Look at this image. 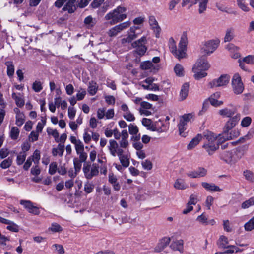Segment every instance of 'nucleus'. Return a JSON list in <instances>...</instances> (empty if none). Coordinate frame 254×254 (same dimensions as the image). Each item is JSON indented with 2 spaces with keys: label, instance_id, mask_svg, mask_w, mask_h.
I'll use <instances>...</instances> for the list:
<instances>
[{
  "label": "nucleus",
  "instance_id": "obj_1",
  "mask_svg": "<svg viewBox=\"0 0 254 254\" xmlns=\"http://www.w3.org/2000/svg\"><path fill=\"white\" fill-rule=\"evenodd\" d=\"M202 135V139L205 140L202 147L209 155H212L219 148V144L224 141L223 135H216L209 130L204 131Z\"/></svg>",
  "mask_w": 254,
  "mask_h": 254
},
{
  "label": "nucleus",
  "instance_id": "obj_2",
  "mask_svg": "<svg viewBox=\"0 0 254 254\" xmlns=\"http://www.w3.org/2000/svg\"><path fill=\"white\" fill-rule=\"evenodd\" d=\"M107 149L109 154L112 157H118L120 162L124 167L127 168L129 166L130 164V155L119 146L118 143L115 140H109L107 145Z\"/></svg>",
  "mask_w": 254,
  "mask_h": 254
},
{
  "label": "nucleus",
  "instance_id": "obj_3",
  "mask_svg": "<svg viewBox=\"0 0 254 254\" xmlns=\"http://www.w3.org/2000/svg\"><path fill=\"white\" fill-rule=\"evenodd\" d=\"M126 11L127 9L125 7L119 6L108 13L104 17L105 19L109 21L110 25H114L127 18Z\"/></svg>",
  "mask_w": 254,
  "mask_h": 254
},
{
  "label": "nucleus",
  "instance_id": "obj_4",
  "mask_svg": "<svg viewBox=\"0 0 254 254\" xmlns=\"http://www.w3.org/2000/svg\"><path fill=\"white\" fill-rule=\"evenodd\" d=\"M231 86L233 93L236 95H239L244 90V84L242 81L241 76L238 73H235L231 79Z\"/></svg>",
  "mask_w": 254,
  "mask_h": 254
},
{
  "label": "nucleus",
  "instance_id": "obj_5",
  "mask_svg": "<svg viewBox=\"0 0 254 254\" xmlns=\"http://www.w3.org/2000/svg\"><path fill=\"white\" fill-rule=\"evenodd\" d=\"M83 171L85 177L87 179H91L94 176L98 175L99 173V166L96 163H93L92 165L89 163L84 164Z\"/></svg>",
  "mask_w": 254,
  "mask_h": 254
},
{
  "label": "nucleus",
  "instance_id": "obj_6",
  "mask_svg": "<svg viewBox=\"0 0 254 254\" xmlns=\"http://www.w3.org/2000/svg\"><path fill=\"white\" fill-rule=\"evenodd\" d=\"M192 118L191 114H185L182 116L180 119L179 123L178 125L179 134L183 136L186 137L187 134L186 130L187 129V124Z\"/></svg>",
  "mask_w": 254,
  "mask_h": 254
},
{
  "label": "nucleus",
  "instance_id": "obj_7",
  "mask_svg": "<svg viewBox=\"0 0 254 254\" xmlns=\"http://www.w3.org/2000/svg\"><path fill=\"white\" fill-rule=\"evenodd\" d=\"M218 43L217 41L214 40L204 42L201 47V53L205 55L212 54L218 47Z\"/></svg>",
  "mask_w": 254,
  "mask_h": 254
},
{
  "label": "nucleus",
  "instance_id": "obj_8",
  "mask_svg": "<svg viewBox=\"0 0 254 254\" xmlns=\"http://www.w3.org/2000/svg\"><path fill=\"white\" fill-rule=\"evenodd\" d=\"M188 44V38L187 34L184 33L181 37L179 43V50L177 51L175 56L180 60L186 57V50L187 45Z\"/></svg>",
  "mask_w": 254,
  "mask_h": 254
},
{
  "label": "nucleus",
  "instance_id": "obj_9",
  "mask_svg": "<svg viewBox=\"0 0 254 254\" xmlns=\"http://www.w3.org/2000/svg\"><path fill=\"white\" fill-rule=\"evenodd\" d=\"M241 115L240 113H237L235 116L229 119L225 123L223 127V133L222 135H226L230 130L233 128L239 123Z\"/></svg>",
  "mask_w": 254,
  "mask_h": 254
},
{
  "label": "nucleus",
  "instance_id": "obj_10",
  "mask_svg": "<svg viewBox=\"0 0 254 254\" xmlns=\"http://www.w3.org/2000/svg\"><path fill=\"white\" fill-rule=\"evenodd\" d=\"M146 42V37L143 36L140 39L133 42L131 46L133 48H136V52L138 55L142 56L145 54L147 50L145 46Z\"/></svg>",
  "mask_w": 254,
  "mask_h": 254
},
{
  "label": "nucleus",
  "instance_id": "obj_11",
  "mask_svg": "<svg viewBox=\"0 0 254 254\" xmlns=\"http://www.w3.org/2000/svg\"><path fill=\"white\" fill-rule=\"evenodd\" d=\"M230 77L228 74H223L219 78L215 79L209 83L208 86L213 88L226 86L229 82Z\"/></svg>",
  "mask_w": 254,
  "mask_h": 254
},
{
  "label": "nucleus",
  "instance_id": "obj_12",
  "mask_svg": "<svg viewBox=\"0 0 254 254\" xmlns=\"http://www.w3.org/2000/svg\"><path fill=\"white\" fill-rule=\"evenodd\" d=\"M130 25V22L129 21H127L119 24L118 25L114 26L111 28L108 32V34L110 37H114L120 33L122 31L129 27Z\"/></svg>",
  "mask_w": 254,
  "mask_h": 254
},
{
  "label": "nucleus",
  "instance_id": "obj_13",
  "mask_svg": "<svg viewBox=\"0 0 254 254\" xmlns=\"http://www.w3.org/2000/svg\"><path fill=\"white\" fill-rule=\"evenodd\" d=\"M169 128V124L166 122L159 120L153 123V126L151 127V130L158 132H166Z\"/></svg>",
  "mask_w": 254,
  "mask_h": 254
},
{
  "label": "nucleus",
  "instance_id": "obj_14",
  "mask_svg": "<svg viewBox=\"0 0 254 254\" xmlns=\"http://www.w3.org/2000/svg\"><path fill=\"white\" fill-rule=\"evenodd\" d=\"M20 204L28 211V212L33 215H39L40 214L39 208L34 206L33 203L29 200H21Z\"/></svg>",
  "mask_w": 254,
  "mask_h": 254
},
{
  "label": "nucleus",
  "instance_id": "obj_15",
  "mask_svg": "<svg viewBox=\"0 0 254 254\" xmlns=\"http://www.w3.org/2000/svg\"><path fill=\"white\" fill-rule=\"evenodd\" d=\"M218 113L220 116L229 118H232L237 113H238L237 107L233 106L221 109L219 110Z\"/></svg>",
  "mask_w": 254,
  "mask_h": 254
},
{
  "label": "nucleus",
  "instance_id": "obj_16",
  "mask_svg": "<svg viewBox=\"0 0 254 254\" xmlns=\"http://www.w3.org/2000/svg\"><path fill=\"white\" fill-rule=\"evenodd\" d=\"M235 151L234 150L224 151L221 153V159L228 163H234L237 161L235 156Z\"/></svg>",
  "mask_w": 254,
  "mask_h": 254
},
{
  "label": "nucleus",
  "instance_id": "obj_17",
  "mask_svg": "<svg viewBox=\"0 0 254 254\" xmlns=\"http://www.w3.org/2000/svg\"><path fill=\"white\" fill-rule=\"evenodd\" d=\"M193 68L206 71L210 68V65L206 59L202 56L197 60V62L193 65Z\"/></svg>",
  "mask_w": 254,
  "mask_h": 254
},
{
  "label": "nucleus",
  "instance_id": "obj_18",
  "mask_svg": "<svg viewBox=\"0 0 254 254\" xmlns=\"http://www.w3.org/2000/svg\"><path fill=\"white\" fill-rule=\"evenodd\" d=\"M207 171L203 167H199L195 170L190 171L187 173V175L191 178H198L206 175Z\"/></svg>",
  "mask_w": 254,
  "mask_h": 254
},
{
  "label": "nucleus",
  "instance_id": "obj_19",
  "mask_svg": "<svg viewBox=\"0 0 254 254\" xmlns=\"http://www.w3.org/2000/svg\"><path fill=\"white\" fill-rule=\"evenodd\" d=\"M138 26H132L130 27L129 30L128 31V36L121 40L122 44L131 42L133 39L137 37V34L135 32L136 30L138 29Z\"/></svg>",
  "mask_w": 254,
  "mask_h": 254
},
{
  "label": "nucleus",
  "instance_id": "obj_20",
  "mask_svg": "<svg viewBox=\"0 0 254 254\" xmlns=\"http://www.w3.org/2000/svg\"><path fill=\"white\" fill-rule=\"evenodd\" d=\"M201 185L205 190L209 191L220 192L222 190V189L220 188L219 186L213 183L203 182L201 183Z\"/></svg>",
  "mask_w": 254,
  "mask_h": 254
},
{
  "label": "nucleus",
  "instance_id": "obj_21",
  "mask_svg": "<svg viewBox=\"0 0 254 254\" xmlns=\"http://www.w3.org/2000/svg\"><path fill=\"white\" fill-rule=\"evenodd\" d=\"M149 23L151 28L154 30V31L155 32L156 36L157 37H158L161 31V28L159 27L158 23L156 21L155 18L153 16H150L149 18Z\"/></svg>",
  "mask_w": 254,
  "mask_h": 254
},
{
  "label": "nucleus",
  "instance_id": "obj_22",
  "mask_svg": "<svg viewBox=\"0 0 254 254\" xmlns=\"http://www.w3.org/2000/svg\"><path fill=\"white\" fill-rule=\"evenodd\" d=\"M189 89V84L188 83H185L181 87V89L179 94L180 100L181 101L184 100L188 95Z\"/></svg>",
  "mask_w": 254,
  "mask_h": 254
},
{
  "label": "nucleus",
  "instance_id": "obj_23",
  "mask_svg": "<svg viewBox=\"0 0 254 254\" xmlns=\"http://www.w3.org/2000/svg\"><path fill=\"white\" fill-rule=\"evenodd\" d=\"M202 139V135L201 134H198L190 141L187 146L188 149L190 150L194 148Z\"/></svg>",
  "mask_w": 254,
  "mask_h": 254
},
{
  "label": "nucleus",
  "instance_id": "obj_24",
  "mask_svg": "<svg viewBox=\"0 0 254 254\" xmlns=\"http://www.w3.org/2000/svg\"><path fill=\"white\" fill-rule=\"evenodd\" d=\"M64 151V144L59 143L57 147L52 149V153L54 156L59 155L62 157L63 155Z\"/></svg>",
  "mask_w": 254,
  "mask_h": 254
},
{
  "label": "nucleus",
  "instance_id": "obj_25",
  "mask_svg": "<svg viewBox=\"0 0 254 254\" xmlns=\"http://www.w3.org/2000/svg\"><path fill=\"white\" fill-rule=\"evenodd\" d=\"M76 0H69L63 8L64 11H68L69 13H73L76 10L75 2Z\"/></svg>",
  "mask_w": 254,
  "mask_h": 254
},
{
  "label": "nucleus",
  "instance_id": "obj_26",
  "mask_svg": "<svg viewBox=\"0 0 254 254\" xmlns=\"http://www.w3.org/2000/svg\"><path fill=\"white\" fill-rule=\"evenodd\" d=\"M192 72L194 73V78L196 80H200L206 77L207 75L205 70L197 69L195 68H192Z\"/></svg>",
  "mask_w": 254,
  "mask_h": 254
},
{
  "label": "nucleus",
  "instance_id": "obj_27",
  "mask_svg": "<svg viewBox=\"0 0 254 254\" xmlns=\"http://www.w3.org/2000/svg\"><path fill=\"white\" fill-rule=\"evenodd\" d=\"M12 98L15 100L16 105L19 107H22L24 105V100L20 94L18 95L13 92L12 94Z\"/></svg>",
  "mask_w": 254,
  "mask_h": 254
},
{
  "label": "nucleus",
  "instance_id": "obj_28",
  "mask_svg": "<svg viewBox=\"0 0 254 254\" xmlns=\"http://www.w3.org/2000/svg\"><path fill=\"white\" fill-rule=\"evenodd\" d=\"M235 37V30L233 28H230L227 29L226 34L224 38L225 42L231 41Z\"/></svg>",
  "mask_w": 254,
  "mask_h": 254
},
{
  "label": "nucleus",
  "instance_id": "obj_29",
  "mask_svg": "<svg viewBox=\"0 0 254 254\" xmlns=\"http://www.w3.org/2000/svg\"><path fill=\"white\" fill-rule=\"evenodd\" d=\"M170 247L174 250L182 252L183 250V241L182 240H179L174 241L171 244Z\"/></svg>",
  "mask_w": 254,
  "mask_h": 254
},
{
  "label": "nucleus",
  "instance_id": "obj_30",
  "mask_svg": "<svg viewBox=\"0 0 254 254\" xmlns=\"http://www.w3.org/2000/svg\"><path fill=\"white\" fill-rule=\"evenodd\" d=\"M96 19L93 18L91 15L86 17L84 20V23L88 29L92 28L96 24Z\"/></svg>",
  "mask_w": 254,
  "mask_h": 254
},
{
  "label": "nucleus",
  "instance_id": "obj_31",
  "mask_svg": "<svg viewBox=\"0 0 254 254\" xmlns=\"http://www.w3.org/2000/svg\"><path fill=\"white\" fill-rule=\"evenodd\" d=\"M174 187L178 190H184L188 188V186L185 183L184 180L181 179H177L175 181Z\"/></svg>",
  "mask_w": 254,
  "mask_h": 254
},
{
  "label": "nucleus",
  "instance_id": "obj_32",
  "mask_svg": "<svg viewBox=\"0 0 254 254\" xmlns=\"http://www.w3.org/2000/svg\"><path fill=\"white\" fill-rule=\"evenodd\" d=\"M171 241L170 238L165 237L161 239L158 243V247L159 250H156L157 251H160L164 249L167 245H169Z\"/></svg>",
  "mask_w": 254,
  "mask_h": 254
},
{
  "label": "nucleus",
  "instance_id": "obj_33",
  "mask_svg": "<svg viewBox=\"0 0 254 254\" xmlns=\"http://www.w3.org/2000/svg\"><path fill=\"white\" fill-rule=\"evenodd\" d=\"M7 66V74L8 76L11 77L14 73V66L11 61H7L5 63Z\"/></svg>",
  "mask_w": 254,
  "mask_h": 254
},
{
  "label": "nucleus",
  "instance_id": "obj_34",
  "mask_svg": "<svg viewBox=\"0 0 254 254\" xmlns=\"http://www.w3.org/2000/svg\"><path fill=\"white\" fill-rule=\"evenodd\" d=\"M229 243V241L226 237L224 236H221L219 238L218 245L219 247L222 248H229V246L227 245Z\"/></svg>",
  "mask_w": 254,
  "mask_h": 254
},
{
  "label": "nucleus",
  "instance_id": "obj_35",
  "mask_svg": "<svg viewBox=\"0 0 254 254\" xmlns=\"http://www.w3.org/2000/svg\"><path fill=\"white\" fill-rule=\"evenodd\" d=\"M25 121V116L22 112H17L16 116V124L18 126H21Z\"/></svg>",
  "mask_w": 254,
  "mask_h": 254
},
{
  "label": "nucleus",
  "instance_id": "obj_36",
  "mask_svg": "<svg viewBox=\"0 0 254 254\" xmlns=\"http://www.w3.org/2000/svg\"><path fill=\"white\" fill-rule=\"evenodd\" d=\"M98 90V86L96 83L92 81L89 83V85L88 88V91L91 95H95Z\"/></svg>",
  "mask_w": 254,
  "mask_h": 254
},
{
  "label": "nucleus",
  "instance_id": "obj_37",
  "mask_svg": "<svg viewBox=\"0 0 254 254\" xmlns=\"http://www.w3.org/2000/svg\"><path fill=\"white\" fill-rule=\"evenodd\" d=\"M227 134V136L225 137H224V136L223 135L224 141H225L227 140L232 139L233 138L238 137L240 134V132L238 129H234L233 130H232L230 132L229 135H228V134Z\"/></svg>",
  "mask_w": 254,
  "mask_h": 254
},
{
  "label": "nucleus",
  "instance_id": "obj_38",
  "mask_svg": "<svg viewBox=\"0 0 254 254\" xmlns=\"http://www.w3.org/2000/svg\"><path fill=\"white\" fill-rule=\"evenodd\" d=\"M27 153L19 152L17 155L16 162L17 165H22L25 161Z\"/></svg>",
  "mask_w": 254,
  "mask_h": 254
},
{
  "label": "nucleus",
  "instance_id": "obj_39",
  "mask_svg": "<svg viewBox=\"0 0 254 254\" xmlns=\"http://www.w3.org/2000/svg\"><path fill=\"white\" fill-rule=\"evenodd\" d=\"M253 205H254V197H252L242 203L241 208L244 209H247Z\"/></svg>",
  "mask_w": 254,
  "mask_h": 254
},
{
  "label": "nucleus",
  "instance_id": "obj_40",
  "mask_svg": "<svg viewBox=\"0 0 254 254\" xmlns=\"http://www.w3.org/2000/svg\"><path fill=\"white\" fill-rule=\"evenodd\" d=\"M243 175L245 178L250 182L254 181V173L249 170H245L243 171Z\"/></svg>",
  "mask_w": 254,
  "mask_h": 254
},
{
  "label": "nucleus",
  "instance_id": "obj_41",
  "mask_svg": "<svg viewBox=\"0 0 254 254\" xmlns=\"http://www.w3.org/2000/svg\"><path fill=\"white\" fill-rule=\"evenodd\" d=\"M174 70L176 74L178 76H183L184 75V69L180 64H177L174 67Z\"/></svg>",
  "mask_w": 254,
  "mask_h": 254
},
{
  "label": "nucleus",
  "instance_id": "obj_42",
  "mask_svg": "<svg viewBox=\"0 0 254 254\" xmlns=\"http://www.w3.org/2000/svg\"><path fill=\"white\" fill-rule=\"evenodd\" d=\"M19 130L16 127H12L10 132V136L12 139L16 140L17 139L19 134Z\"/></svg>",
  "mask_w": 254,
  "mask_h": 254
},
{
  "label": "nucleus",
  "instance_id": "obj_43",
  "mask_svg": "<svg viewBox=\"0 0 254 254\" xmlns=\"http://www.w3.org/2000/svg\"><path fill=\"white\" fill-rule=\"evenodd\" d=\"M244 228L247 231L254 229V216L244 225Z\"/></svg>",
  "mask_w": 254,
  "mask_h": 254
},
{
  "label": "nucleus",
  "instance_id": "obj_44",
  "mask_svg": "<svg viewBox=\"0 0 254 254\" xmlns=\"http://www.w3.org/2000/svg\"><path fill=\"white\" fill-rule=\"evenodd\" d=\"M32 89L35 92H40L43 89L42 83L38 80L35 81L32 84Z\"/></svg>",
  "mask_w": 254,
  "mask_h": 254
},
{
  "label": "nucleus",
  "instance_id": "obj_45",
  "mask_svg": "<svg viewBox=\"0 0 254 254\" xmlns=\"http://www.w3.org/2000/svg\"><path fill=\"white\" fill-rule=\"evenodd\" d=\"M12 163V159L10 157H8L7 159L4 160L0 164V166L2 169H6L9 168Z\"/></svg>",
  "mask_w": 254,
  "mask_h": 254
},
{
  "label": "nucleus",
  "instance_id": "obj_46",
  "mask_svg": "<svg viewBox=\"0 0 254 254\" xmlns=\"http://www.w3.org/2000/svg\"><path fill=\"white\" fill-rule=\"evenodd\" d=\"M140 139V135H139L138 136H136L135 137V141L133 143V147L137 151L141 150L143 148V144L141 142L139 141V140Z\"/></svg>",
  "mask_w": 254,
  "mask_h": 254
},
{
  "label": "nucleus",
  "instance_id": "obj_47",
  "mask_svg": "<svg viewBox=\"0 0 254 254\" xmlns=\"http://www.w3.org/2000/svg\"><path fill=\"white\" fill-rule=\"evenodd\" d=\"M252 123V119L250 117H244L241 121V125L244 127H249Z\"/></svg>",
  "mask_w": 254,
  "mask_h": 254
},
{
  "label": "nucleus",
  "instance_id": "obj_48",
  "mask_svg": "<svg viewBox=\"0 0 254 254\" xmlns=\"http://www.w3.org/2000/svg\"><path fill=\"white\" fill-rule=\"evenodd\" d=\"M7 229L12 232H17L19 231V226L12 221L10 220V223L7 224Z\"/></svg>",
  "mask_w": 254,
  "mask_h": 254
},
{
  "label": "nucleus",
  "instance_id": "obj_49",
  "mask_svg": "<svg viewBox=\"0 0 254 254\" xmlns=\"http://www.w3.org/2000/svg\"><path fill=\"white\" fill-rule=\"evenodd\" d=\"M40 152L39 150L36 149L33 153L32 159L34 162L35 164H38L40 159Z\"/></svg>",
  "mask_w": 254,
  "mask_h": 254
},
{
  "label": "nucleus",
  "instance_id": "obj_50",
  "mask_svg": "<svg viewBox=\"0 0 254 254\" xmlns=\"http://www.w3.org/2000/svg\"><path fill=\"white\" fill-rule=\"evenodd\" d=\"M58 171L57 164L55 162H52L49 165L48 172L51 175H54Z\"/></svg>",
  "mask_w": 254,
  "mask_h": 254
},
{
  "label": "nucleus",
  "instance_id": "obj_51",
  "mask_svg": "<svg viewBox=\"0 0 254 254\" xmlns=\"http://www.w3.org/2000/svg\"><path fill=\"white\" fill-rule=\"evenodd\" d=\"M140 66L143 70L150 69L152 67L153 64L150 61H147L141 63Z\"/></svg>",
  "mask_w": 254,
  "mask_h": 254
},
{
  "label": "nucleus",
  "instance_id": "obj_52",
  "mask_svg": "<svg viewBox=\"0 0 254 254\" xmlns=\"http://www.w3.org/2000/svg\"><path fill=\"white\" fill-rule=\"evenodd\" d=\"M82 161L80 160H78L77 158H75L73 159V164L74 169L76 172H79L82 166Z\"/></svg>",
  "mask_w": 254,
  "mask_h": 254
},
{
  "label": "nucleus",
  "instance_id": "obj_53",
  "mask_svg": "<svg viewBox=\"0 0 254 254\" xmlns=\"http://www.w3.org/2000/svg\"><path fill=\"white\" fill-rule=\"evenodd\" d=\"M49 229L53 232H60L63 230L62 227L56 223H52Z\"/></svg>",
  "mask_w": 254,
  "mask_h": 254
},
{
  "label": "nucleus",
  "instance_id": "obj_54",
  "mask_svg": "<svg viewBox=\"0 0 254 254\" xmlns=\"http://www.w3.org/2000/svg\"><path fill=\"white\" fill-rule=\"evenodd\" d=\"M242 62L249 64H254V55H248L242 59Z\"/></svg>",
  "mask_w": 254,
  "mask_h": 254
},
{
  "label": "nucleus",
  "instance_id": "obj_55",
  "mask_svg": "<svg viewBox=\"0 0 254 254\" xmlns=\"http://www.w3.org/2000/svg\"><path fill=\"white\" fill-rule=\"evenodd\" d=\"M41 171V169L38 164H35V166L31 168L30 173L32 175L38 176L40 174Z\"/></svg>",
  "mask_w": 254,
  "mask_h": 254
},
{
  "label": "nucleus",
  "instance_id": "obj_56",
  "mask_svg": "<svg viewBox=\"0 0 254 254\" xmlns=\"http://www.w3.org/2000/svg\"><path fill=\"white\" fill-rule=\"evenodd\" d=\"M124 118L127 121H133L135 120L134 115L130 112L128 111L127 112L124 113Z\"/></svg>",
  "mask_w": 254,
  "mask_h": 254
},
{
  "label": "nucleus",
  "instance_id": "obj_57",
  "mask_svg": "<svg viewBox=\"0 0 254 254\" xmlns=\"http://www.w3.org/2000/svg\"><path fill=\"white\" fill-rule=\"evenodd\" d=\"M169 48L170 51L172 54H173L174 55L176 53L177 50V47L175 45V43L174 42V41L172 38L170 39L169 41Z\"/></svg>",
  "mask_w": 254,
  "mask_h": 254
},
{
  "label": "nucleus",
  "instance_id": "obj_58",
  "mask_svg": "<svg viewBox=\"0 0 254 254\" xmlns=\"http://www.w3.org/2000/svg\"><path fill=\"white\" fill-rule=\"evenodd\" d=\"M207 217L203 213L197 217L196 220L202 224L207 225Z\"/></svg>",
  "mask_w": 254,
  "mask_h": 254
},
{
  "label": "nucleus",
  "instance_id": "obj_59",
  "mask_svg": "<svg viewBox=\"0 0 254 254\" xmlns=\"http://www.w3.org/2000/svg\"><path fill=\"white\" fill-rule=\"evenodd\" d=\"M142 124L143 126L146 127L148 129L151 130V127L153 126L152 121L147 118H143L142 120Z\"/></svg>",
  "mask_w": 254,
  "mask_h": 254
},
{
  "label": "nucleus",
  "instance_id": "obj_60",
  "mask_svg": "<svg viewBox=\"0 0 254 254\" xmlns=\"http://www.w3.org/2000/svg\"><path fill=\"white\" fill-rule=\"evenodd\" d=\"M106 108L105 107L99 108L97 110V116L99 119H102L105 117Z\"/></svg>",
  "mask_w": 254,
  "mask_h": 254
},
{
  "label": "nucleus",
  "instance_id": "obj_61",
  "mask_svg": "<svg viewBox=\"0 0 254 254\" xmlns=\"http://www.w3.org/2000/svg\"><path fill=\"white\" fill-rule=\"evenodd\" d=\"M129 132L131 134H136L138 132V129L136 125L130 124L128 126Z\"/></svg>",
  "mask_w": 254,
  "mask_h": 254
},
{
  "label": "nucleus",
  "instance_id": "obj_62",
  "mask_svg": "<svg viewBox=\"0 0 254 254\" xmlns=\"http://www.w3.org/2000/svg\"><path fill=\"white\" fill-rule=\"evenodd\" d=\"M209 101L210 104L214 107L220 106L223 104V101H219L216 99H214L212 98H209Z\"/></svg>",
  "mask_w": 254,
  "mask_h": 254
},
{
  "label": "nucleus",
  "instance_id": "obj_63",
  "mask_svg": "<svg viewBox=\"0 0 254 254\" xmlns=\"http://www.w3.org/2000/svg\"><path fill=\"white\" fill-rule=\"evenodd\" d=\"M75 149L76 153L80 151H84V144L80 140L75 144Z\"/></svg>",
  "mask_w": 254,
  "mask_h": 254
},
{
  "label": "nucleus",
  "instance_id": "obj_64",
  "mask_svg": "<svg viewBox=\"0 0 254 254\" xmlns=\"http://www.w3.org/2000/svg\"><path fill=\"white\" fill-rule=\"evenodd\" d=\"M52 247L55 249L58 254H64V250L62 245L55 244Z\"/></svg>",
  "mask_w": 254,
  "mask_h": 254
}]
</instances>
